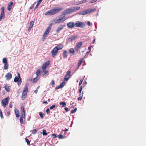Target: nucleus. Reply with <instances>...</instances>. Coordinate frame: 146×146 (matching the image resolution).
<instances>
[{
	"label": "nucleus",
	"instance_id": "603ef678",
	"mask_svg": "<svg viewBox=\"0 0 146 146\" xmlns=\"http://www.w3.org/2000/svg\"><path fill=\"white\" fill-rule=\"evenodd\" d=\"M27 94L22 93V97H24L25 98V97L26 96Z\"/></svg>",
	"mask_w": 146,
	"mask_h": 146
},
{
	"label": "nucleus",
	"instance_id": "bb28decb",
	"mask_svg": "<svg viewBox=\"0 0 146 146\" xmlns=\"http://www.w3.org/2000/svg\"><path fill=\"white\" fill-rule=\"evenodd\" d=\"M70 53H72V54H74L75 53L74 49L73 48H71L69 50Z\"/></svg>",
	"mask_w": 146,
	"mask_h": 146
},
{
	"label": "nucleus",
	"instance_id": "7c9ffc66",
	"mask_svg": "<svg viewBox=\"0 0 146 146\" xmlns=\"http://www.w3.org/2000/svg\"><path fill=\"white\" fill-rule=\"evenodd\" d=\"M65 84V82L64 81L62 82L60 84V86L62 88L64 86V85Z\"/></svg>",
	"mask_w": 146,
	"mask_h": 146
},
{
	"label": "nucleus",
	"instance_id": "2eb2a0df",
	"mask_svg": "<svg viewBox=\"0 0 146 146\" xmlns=\"http://www.w3.org/2000/svg\"><path fill=\"white\" fill-rule=\"evenodd\" d=\"M65 26V24H64L63 25H60L59 27H58L57 29L56 30V33H58L60 31L62 30L63 28Z\"/></svg>",
	"mask_w": 146,
	"mask_h": 146
},
{
	"label": "nucleus",
	"instance_id": "0eeeda50",
	"mask_svg": "<svg viewBox=\"0 0 146 146\" xmlns=\"http://www.w3.org/2000/svg\"><path fill=\"white\" fill-rule=\"evenodd\" d=\"M1 13L0 15V21L2 19H4L5 18L4 10L5 8L4 7H2L1 9Z\"/></svg>",
	"mask_w": 146,
	"mask_h": 146
},
{
	"label": "nucleus",
	"instance_id": "e433bc0d",
	"mask_svg": "<svg viewBox=\"0 0 146 146\" xmlns=\"http://www.w3.org/2000/svg\"><path fill=\"white\" fill-rule=\"evenodd\" d=\"M77 108H75L74 110H72L71 111V113H73L76 112L77 111Z\"/></svg>",
	"mask_w": 146,
	"mask_h": 146
},
{
	"label": "nucleus",
	"instance_id": "cd10ccee",
	"mask_svg": "<svg viewBox=\"0 0 146 146\" xmlns=\"http://www.w3.org/2000/svg\"><path fill=\"white\" fill-rule=\"evenodd\" d=\"M3 62L5 64L7 63V60L6 59V58H4L3 59Z\"/></svg>",
	"mask_w": 146,
	"mask_h": 146
},
{
	"label": "nucleus",
	"instance_id": "a19ab883",
	"mask_svg": "<svg viewBox=\"0 0 146 146\" xmlns=\"http://www.w3.org/2000/svg\"><path fill=\"white\" fill-rule=\"evenodd\" d=\"M37 131V130H36V129H33L32 131V133L33 134H35L36 133Z\"/></svg>",
	"mask_w": 146,
	"mask_h": 146
},
{
	"label": "nucleus",
	"instance_id": "6ab92c4d",
	"mask_svg": "<svg viewBox=\"0 0 146 146\" xmlns=\"http://www.w3.org/2000/svg\"><path fill=\"white\" fill-rule=\"evenodd\" d=\"M15 111L16 117H19V110L15 109Z\"/></svg>",
	"mask_w": 146,
	"mask_h": 146
},
{
	"label": "nucleus",
	"instance_id": "774afa93",
	"mask_svg": "<svg viewBox=\"0 0 146 146\" xmlns=\"http://www.w3.org/2000/svg\"><path fill=\"white\" fill-rule=\"evenodd\" d=\"M32 28V27H29V29H28V30L30 31L31 30V29Z\"/></svg>",
	"mask_w": 146,
	"mask_h": 146
},
{
	"label": "nucleus",
	"instance_id": "1a4fd4ad",
	"mask_svg": "<svg viewBox=\"0 0 146 146\" xmlns=\"http://www.w3.org/2000/svg\"><path fill=\"white\" fill-rule=\"evenodd\" d=\"M82 42H80L77 43L75 48V50L78 51V49L80 48L82 45Z\"/></svg>",
	"mask_w": 146,
	"mask_h": 146
},
{
	"label": "nucleus",
	"instance_id": "13d9d810",
	"mask_svg": "<svg viewBox=\"0 0 146 146\" xmlns=\"http://www.w3.org/2000/svg\"><path fill=\"white\" fill-rule=\"evenodd\" d=\"M42 0H38L37 1L38 3H37L38 4H39V5L40 3L42 1Z\"/></svg>",
	"mask_w": 146,
	"mask_h": 146
},
{
	"label": "nucleus",
	"instance_id": "b1692460",
	"mask_svg": "<svg viewBox=\"0 0 146 146\" xmlns=\"http://www.w3.org/2000/svg\"><path fill=\"white\" fill-rule=\"evenodd\" d=\"M60 105H62V107H64L66 106V104L65 102H60Z\"/></svg>",
	"mask_w": 146,
	"mask_h": 146
},
{
	"label": "nucleus",
	"instance_id": "338daca9",
	"mask_svg": "<svg viewBox=\"0 0 146 146\" xmlns=\"http://www.w3.org/2000/svg\"><path fill=\"white\" fill-rule=\"evenodd\" d=\"M12 104H10L9 105V107L10 108H11L12 107Z\"/></svg>",
	"mask_w": 146,
	"mask_h": 146
},
{
	"label": "nucleus",
	"instance_id": "4468645a",
	"mask_svg": "<svg viewBox=\"0 0 146 146\" xmlns=\"http://www.w3.org/2000/svg\"><path fill=\"white\" fill-rule=\"evenodd\" d=\"M12 74L10 72L8 73L5 76L7 80H9L12 78Z\"/></svg>",
	"mask_w": 146,
	"mask_h": 146
},
{
	"label": "nucleus",
	"instance_id": "f704fd0d",
	"mask_svg": "<svg viewBox=\"0 0 146 146\" xmlns=\"http://www.w3.org/2000/svg\"><path fill=\"white\" fill-rule=\"evenodd\" d=\"M34 22L33 21H31L30 23L29 27H32L34 25Z\"/></svg>",
	"mask_w": 146,
	"mask_h": 146
},
{
	"label": "nucleus",
	"instance_id": "79ce46f5",
	"mask_svg": "<svg viewBox=\"0 0 146 146\" xmlns=\"http://www.w3.org/2000/svg\"><path fill=\"white\" fill-rule=\"evenodd\" d=\"M55 105H53L50 107V110H52L54 108H55Z\"/></svg>",
	"mask_w": 146,
	"mask_h": 146
},
{
	"label": "nucleus",
	"instance_id": "ea45409f",
	"mask_svg": "<svg viewBox=\"0 0 146 146\" xmlns=\"http://www.w3.org/2000/svg\"><path fill=\"white\" fill-rule=\"evenodd\" d=\"M74 7V10H75V11L76 10H78L80 9V7Z\"/></svg>",
	"mask_w": 146,
	"mask_h": 146
},
{
	"label": "nucleus",
	"instance_id": "0e129e2a",
	"mask_svg": "<svg viewBox=\"0 0 146 146\" xmlns=\"http://www.w3.org/2000/svg\"><path fill=\"white\" fill-rule=\"evenodd\" d=\"M98 0H93L91 2V3H94L96 2Z\"/></svg>",
	"mask_w": 146,
	"mask_h": 146
},
{
	"label": "nucleus",
	"instance_id": "2f4dec72",
	"mask_svg": "<svg viewBox=\"0 0 146 146\" xmlns=\"http://www.w3.org/2000/svg\"><path fill=\"white\" fill-rule=\"evenodd\" d=\"M40 71L39 70H38L36 72V74L37 76V77H38V76L40 75Z\"/></svg>",
	"mask_w": 146,
	"mask_h": 146
},
{
	"label": "nucleus",
	"instance_id": "423d86ee",
	"mask_svg": "<svg viewBox=\"0 0 146 146\" xmlns=\"http://www.w3.org/2000/svg\"><path fill=\"white\" fill-rule=\"evenodd\" d=\"M75 26L76 27L83 28L85 26V25L82 22L78 21L75 23Z\"/></svg>",
	"mask_w": 146,
	"mask_h": 146
},
{
	"label": "nucleus",
	"instance_id": "20e7f679",
	"mask_svg": "<svg viewBox=\"0 0 146 146\" xmlns=\"http://www.w3.org/2000/svg\"><path fill=\"white\" fill-rule=\"evenodd\" d=\"M51 28L50 26H48L45 30L44 35L43 36V40L47 37L51 30Z\"/></svg>",
	"mask_w": 146,
	"mask_h": 146
},
{
	"label": "nucleus",
	"instance_id": "e2e57ef3",
	"mask_svg": "<svg viewBox=\"0 0 146 146\" xmlns=\"http://www.w3.org/2000/svg\"><path fill=\"white\" fill-rule=\"evenodd\" d=\"M18 77H19V78H21L20 76V74L19 73H18Z\"/></svg>",
	"mask_w": 146,
	"mask_h": 146
},
{
	"label": "nucleus",
	"instance_id": "393cba45",
	"mask_svg": "<svg viewBox=\"0 0 146 146\" xmlns=\"http://www.w3.org/2000/svg\"><path fill=\"white\" fill-rule=\"evenodd\" d=\"M9 67V65L8 63L5 64L4 68L5 70H7L8 69Z\"/></svg>",
	"mask_w": 146,
	"mask_h": 146
},
{
	"label": "nucleus",
	"instance_id": "a211bd4d",
	"mask_svg": "<svg viewBox=\"0 0 146 146\" xmlns=\"http://www.w3.org/2000/svg\"><path fill=\"white\" fill-rule=\"evenodd\" d=\"M13 5V2H10L8 5L7 9L9 11H10L11 9V7Z\"/></svg>",
	"mask_w": 146,
	"mask_h": 146
},
{
	"label": "nucleus",
	"instance_id": "9b49d317",
	"mask_svg": "<svg viewBox=\"0 0 146 146\" xmlns=\"http://www.w3.org/2000/svg\"><path fill=\"white\" fill-rule=\"evenodd\" d=\"M58 50L55 48H54L52 51V54L53 57H54L57 54Z\"/></svg>",
	"mask_w": 146,
	"mask_h": 146
},
{
	"label": "nucleus",
	"instance_id": "49530a36",
	"mask_svg": "<svg viewBox=\"0 0 146 146\" xmlns=\"http://www.w3.org/2000/svg\"><path fill=\"white\" fill-rule=\"evenodd\" d=\"M38 80V79L37 78H35L34 79L33 82H36Z\"/></svg>",
	"mask_w": 146,
	"mask_h": 146
},
{
	"label": "nucleus",
	"instance_id": "a18cd8bd",
	"mask_svg": "<svg viewBox=\"0 0 146 146\" xmlns=\"http://www.w3.org/2000/svg\"><path fill=\"white\" fill-rule=\"evenodd\" d=\"M82 89V86H81L80 87V88L79 89V92L80 93H81V92Z\"/></svg>",
	"mask_w": 146,
	"mask_h": 146
},
{
	"label": "nucleus",
	"instance_id": "5fc2aeb1",
	"mask_svg": "<svg viewBox=\"0 0 146 146\" xmlns=\"http://www.w3.org/2000/svg\"><path fill=\"white\" fill-rule=\"evenodd\" d=\"M21 111H25V110H24V108L23 106H21Z\"/></svg>",
	"mask_w": 146,
	"mask_h": 146
},
{
	"label": "nucleus",
	"instance_id": "4be33fe9",
	"mask_svg": "<svg viewBox=\"0 0 146 146\" xmlns=\"http://www.w3.org/2000/svg\"><path fill=\"white\" fill-rule=\"evenodd\" d=\"M5 90L7 92H9L10 91V89L9 86L7 84H6L4 87Z\"/></svg>",
	"mask_w": 146,
	"mask_h": 146
},
{
	"label": "nucleus",
	"instance_id": "58836bf2",
	"mask_svg": "<svg viewBox=\"0 0 146 146\" xmlns=\"http://www.w3.org/2000/svg\"><path fill=\"white\" fill-rule=\"evenodd\" d=\"M25 141L28 145H29L30 144V142L28 139H27V138H26Z\"/></svg>",
	"mask_w": 146,
	"mask_h": 146
},
{
	"label": "nucleus",
	"instance_id": "09e8293b",
	"mask_svg": "<svg viewBox=\"0 0 146 146\" xmlns=\"http://www.w3.org/2000/svg\"><path fill=\"white\" fill-rule=\"evenodd\" d=\"M62 88L60 86V85L56 87L55 88V89H57L60 88Z\"/></svg>",
	"mask_w": 146,
	"mask_h": 146
},
{
	"label": "nucleus",
	"instance_id": "7ed1b4c3",
	"mask_svg": "<svg viewBox=\"0 0 146 146\" xmlns=\"http://www.w3.org/2000/svg\"><path fill=\"white\" fill-rule=\"evenodd\" d=\"M74 7H72L71 8H69L66 10L64 11L62 13V14L63 15H65L66 14L70 13H71L75 11Z\"/></svg>",
	"mask_w": 146,
	"mask_h": 146
},
{
	"label": "nucleus",
	"instance_id": "052dcab7",
	"mask_svg": "<svg viewBox=\"0 0 146 146\" xmlns=\"http://www.w3.org/2000/svg\"><path fill=\"white\" fill-rule=\"evenodd\" d=\"M64 109H65V111L66 112H67L68 111V108H64Z\"/></svg>",
	"mask_w": 146,
	"mask_h": 146
},
{
	"label": "nucleus",
	"instance_id": "4c0bfd02",
	"mask_svg": "<svg viewBox=\"0 0 146 146\" xmlns=\"http://www.w3.org/2000/svg\"><path fill=\"white\" fill-rule=\"evenodd\" d=\"M39 115L41 118H43L44 116L43 115V113L41 112H40L39 113Z\"/></svg>",
	"mask_w": 146,
	"mask_h": 146
},
{
	"label": "nucleus",
	"instance_id": "6e6552de",
	"mask_svg": "<svg viewBox=\"0 0 146 146\" xmlns=\"http://www.w3.org/2000/svg\"><path fill=\"white\" fill-rule=\"evenodd\" d=\"M70 71L69 70H68L65 76L64 79V80L65 81H67L70 78Z\"/></svg>",
	"mask_w": 146,
	"mask_h": 146
},
{
	"label": "nucleus",
	"instance_id": "8fccbe9b",
	"mask_svg": "<svg viewBox=\"0 0 146 146\" xmlns=\"http://www.w3.org/2000/svg\"><path fill=\"white\" fill-rule=\"evenodd\" d=\"M52 136L53 137V138H55L56 137V136L55 134H53L52 135Z\"/></svg>",
	"mask_w": 146,
	"mask_h": 146
},
{
	"label": "nucleus",
	"instance_id": "a878e982",
	"mask_svg": "<svg viewBox=\"0 0 146 146\" xmlns=\"http://www.w3.org/2000/svg\"><path fill=\"white\" fill-rule=\"evenodd\" d=\"M19 79V78L18 76H15L14 79V82H17Z\"/></svg>",
	"mask_w": 146,
	"mask_h": 146
},
{
	"label": "nucleus",
	"instance_id": "c03bdc74",
	"mask_svg": "<svg viewBox=\"0 0 146 146\" xmlns=\"http://www.w3.org/2000/svg\"><path fill=\"white\" fill-rule=\"evenodd\" d=\"M54 84V81L53 80H52L51 82L50 83V84L52 85V86L53 87Z\"/></svg>",
	"mask_w": 146,
	"mask_h": 146
},
{
	"label": "nucleus",
	"instance_id": "412c9836",
	"mask_svg": "<svg viewBox=\"0 0 146 146\" xmlns=\"http://www.w3.org/2000/svg\"><path fill=\"white\" fill-rule=\"evenodd\" d=\"M67 56V52L66 50H64L63 52V57L64 58H66Z\"/></svg>",
	"mask_w": 146,
	"mask_h": 146
},
{
	"label": "nucleus",
	"instance_id": "aec40b11",
	"mask_svg": "<svg viewBox=\"0 0 146 146\" xmlns=\"http://www.w3.org/2000/svg\"><path fill=\"white\" fill-rule=\"evenodd\" d=\"M28 90V88L27 86H25L24 89L23 91V93L27 94V91Z\"/></svg>",
	"mask_w": 146,
	"mask_h": 146
},
{
	"label": "nucleus",
	"instance_id": "4d7b16f0",
	"mask_svg": "<svg viewBox=\"0 0 146 146\" xmlns=\"http://www.w3.org/2000/svg\"><path fill=\"white\" fill-rule=\"evenodd\" d=\"M36 2H35V3H34L33 4V5H32L31 7H30V9H32L33 8V7H34V6H33V5H35V4H36Z\"/></svg>",
	"mask_w": 146,
	"mask_h": 146
},
{
	"label": "nucleus",
	"instance_id": "473e14b6",
	"mask_svg": "<svg viewBox=\"0 0 146 146\" xmlns=\"http://www.w3.org/2000/svg\"><path fill=\"white\" fill-rule=\"evenodd\" d=\"M21 113L22 115L21 116H23L24 117V118H25V111H22L21 112Z\"/></svg>",
	"mask_w": 146,
	"mask_h": 146
},
{
	"label": "nucleus",
	"instance_id": "72a5a7b5",
	"mask_svg": "<svg viewBox=\"0 0 146 146\" xmlns=\"http://www.w3.org/2000/svg\"><path fill=\"white\" fill-rule=\"evenodd\" d=\"M42 134L44 135H46L48 134L46 132V131L45 130H44L42 131Z\"/></svg>",
	"mask_w": 146,
	"mask_h": 146
},
{
	"label": "nucleus",
	"instance_id": "c9c22d12",
	"mask_svg": "<svg viewBox=\"0 0 146 146\" xmlns=\"http://www.w3.org/2000/svg\"><path fill=\"white\" fill-rule=\"evenodd\" d=\"M83 93H82V94L81 95V94H80L79 96V97L78 98V100H81L82 99V98L83 96Z\"/></svg>",
	"mask_w": 146,
	"mask_h": 146
},
{
	"label": "nucleus",
	"instance_id": "de8ad7c7",
	"mask_svg": "<svg viewBox=\"0 0 146 146\" xmlns=\"http://www.w3.org/2000/svg\"><path fill=\"white\" fill-rule=\"evenodd\" d=\"M50 110L49 108H47L46 110V113L47 114H48L50 112Z\"/></svg>",
	"mask_w": 146,
	"mask_h": 146
},
{
	"label": "nucleus",
	"instance_id": "9d476101",
	"mask_svg": "<svg viewBox=\"0 0 146 146\" xmlns=\"http://www.w3.org/2000/svg\"><path fill=\"white\" fill-rule=\"evenodd\" d=\"M50 61H48L44 63L43 65L42 68L43 70L45 69L47 67V66L49 64Z\"/></svg>",
	"mask_w": 146,
	"mask_h": 146
},
{
	"label": "nucleus",
	"instance_id": "864d4df0",
	"mask_svg": "<svg viewBox=\"0 0 146 146\" xmlns=\"http://www.w3.org/2000/svg\"><path fill=\"white\" fill-rule=\"evenodd\" d=\"M82 61H79V62H78V66H80L81 64V63H82Z\"/></svg>",
	"mask_w": 146,
	"mask_h": 146
},
{
	"label": "nucleus",
	"instance_id": "f3484780",
	"mask_svg": "<svg viewBox=\"0 0 146 146\" xmlns=\"http://www.w3.org/2000/svg\"><path fill=\"white\" fill-rule=\"evenodd\" d=\"M63 47V46L62 44H58L56 46L55 48H56L58 50L62 49Z\"/></svg>",
	"mask_w": 146,
	"mask_h": 146
},
{
	"label": "nucleus",
	"instance_id": "5701e85b",
	"mask_svg": "<svg viewBox=\"0 0 146 146\" xmlns=\"http://www.w3.org/2000/svg\"><path fill=\"white\" fill-rule=\"evenodd\" d=\"M24 118V117L23 116H20V122L21 124L23 123V118Z\"/></svg>",
	"mask_w": 146,
	"mask_h": 146
},
{
	"label": "nucleus",
	"instance_id": "bf43d9fd",
	"mask_svg": "<svg viewBox=\"0 0 146 146\" xmlns=\"http://www.w3.org/2000/svg\"><path fill=\"white\" fill-rule=\"evenodd\" d=\"M87 25L89 26H91V24L90 21L88 22Z\"/></svg>",
	"mask_w": 146,
	"mask_h": 146
},
{
	"label": "nucleus",
	"instance_id": "f257e3e1",
	"mask_svg": "<svg viewBox=\"0 0 146 146\" xmlns=\"http://www.w3.org/2000/svg\"><path fill=\"white\" fill-rule=\"evenodd\" d=\"M62 10L63 8L62 7L56 9H51L46 12L45 13V15H53L58 13L59 11H62Z\"/></svg>",
	"mask_w": 146,
	"mask_h": 146
},
{
	"label": "nucleus",
	"instance_id": "39448f33",
	"mask_svg": "<svg viewBox=\"0 0 146 146\" xmlns=\"http://www.w3.org/2000/svg\"><path fill=\"white\" fill-rule=\"evenodd\" d=\"M9 99V98L8 97L5 98L2 100L1 104L4 107H5L8 104Z\"/></svg>",
	"mask_w": 146,
	"mask_h": 146
},
{
	"label": "nucleus",
	"instance_id": "ddd939ff",
	"mask_svg": "<svg viewBox=\"0 0 146 146\" xmlns=\"http://www.w3.org/2000/svg\"><path fill=\"white\" fill-rule=\"evenodd\" d=\"M67 25L70 28H73L75 25L74 22H70L67 23Z\"/></svg>",
	"mask_w": 146,
	"mask_h": 146
},
{
	"label": "nucleus",
	"instance_id": "f8f14e48",
	"mask_svg": "<svg viewBox=\"0 0 146 146\" xmlns=\"http://www.w3.org/2000/svg\"><path fill=\"white\" fill-rule=\"evenodd\" d=\"M78 38L77 35L71 36L70 37L68 38V40L70 41H72L75 40Z\"/></svg>",
	"mask_w": 146,
	"mask_h": 146
},
{
	"label": "nucleus",
	"instance_id": "69168bd1",
	"mask_svg": "<svg viewBox=\"0 0 146 146\" xmlns=\"http://www.w3.org/2000/svg\"><path fill=\"white\" fill-rule=\"evenodd\" d=\"M43 103L47 104L48 103L47 101H44V102H43Z\"/></svg>",
	"mask_w": 146,
	"mask_h": 146
},
{
	"label": "nucleus",
	"instance_id": "6e6d98bb",
	"mask_svg": "<svg viewBox=\"0 0 146 146\" xmlns=\"http://www.w3.org/2000/svg\"><path fill=\"white\" fill-rule=\"evenodd\" d=\"M39 4H38V3H37L36 5V6H35V9H34V11H35V9L37 8L38 7V6L39 5Z\"/></svg>",
	"mask_w": 146,
	"mask_h": 146
},
{
	"label": "nucleus",
	"instance_id": "3c124183",
	"mask_svg": "<svg viewBox=\"0 0 146 146\" xmlns=\"http://www.w3.org/2000/svg\"><path fill=\"white\" fill-rule=\"evenodd\" d=\"M83 80H80V81L79 82V86H80V85L82 84V82H83Z\"/></svg>",
	"mask_w": 146,
	"mask_h": 146
},
{
	"label": "nucleus",
	"instance_id": "c85d7f7f",
	"mask_svg": "<svg viewBox=\"0 0 146 146\" xmlns=\"http://www.w3.org/2000/svg\"><path fill=\"white\" fill-rule=\"evenodd\" d=\"M48 72L47 70H44L43 74V76H46L48 75Z\"/></svg>",
	"mask_w": 146,
	"mask_h": 146
},
{
	"label": "nucleus",
	"instance_id": "dca6fc26",
	"mask_svg": "<svg viewBox=\"0 0 146 146\" xmlns=\"http://www.w3.org/2000/svg\"><path fill=\"white\" fill-rule=\"evenodd\" d=\"M65 18V16H64L63 17H61L60 19H58L56 20V23H60L61 22H62L64 21V19Z\"/></svg>",
	"mask_w": 146,
	"mask_h": 146
},
{
	"label": "nucleus",
	"instance_id": "c756f323",
	"mask_svg": "<svg viewBox=\"0 0 146 146\" xmlns=\"http://www.w3.org/2000/svg\"><path fill=\"white\" fill-rule=\"evenodd\" d=\"M22 82V79L21 78H19V81L17 82V84L19 86H20Z\"/></svg>",
	"mask_w": 146,
	"mask_h": 146
},
{
	"label": "nucleus",
	"instance_id": "f03ea898",
	"mask_svg": "<svg viewBox=\"0 0 146 146\" xmlns=\"http://www.w3.org/2000/svg\"><path fill=\"white\" fill-rule=\"evenodd\" d=\"M96 10L95 8L94 9H86L84 11H82L81 12L79 13V15H85L87 14H88L91 13Z\"/></svg>",
	"mask_w": 146,
	"mask_h": 146
},
{
	"label": "nucleus",
	"instance_id": "37998d69",
	"mask_svg": "<svg viewBox=\"0 0 146 146\" xmlns=\"http://www.w3.org/2000/svg\"><path fill=\"white\" fill-rule=\"evenodd\" d=\"M63 135L61 134H60L59 135H58V138L59 139H62L63 138Z\"/></svg>",
	"mask_w": 146,
	"mask_h": 146
},
{
	"label": "nucleus",
	"instance_id": "680f3d73",
	"mask_svg": "<svg viewBox=\"0 0 146 146\" xmlns=\"http://www.w3.org/2000/svg\"><path fill=\"white\" fill-rule=\"evenodd\" d=\"M92 46H89L88 48V49L89 50V51H90L91 49Z\"/></svg>",
	"mask_w": 146,
	"mask_h": 146
}]
</instances>
